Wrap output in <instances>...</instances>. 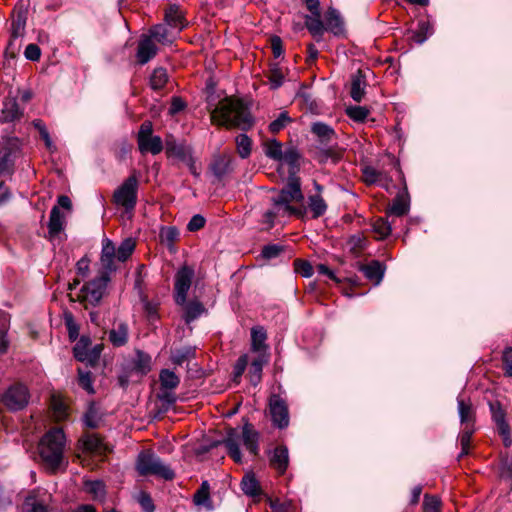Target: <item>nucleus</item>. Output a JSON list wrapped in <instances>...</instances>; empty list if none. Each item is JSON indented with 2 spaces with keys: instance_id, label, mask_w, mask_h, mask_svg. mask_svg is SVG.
I'll use <instances>...</instances> for the list:
<instances>
[{
  "instance_id": "obj_25",
  "label": "nucleus",
  "mask_w": 512,
  "mask_h": 512,
  "mask_svg": "<svg viewBox=\"0 0 512 512\" xmlns=\"http://www.w3.org/2000/svg\"><path fill=\"white\" fill-rule=\"evenodd\" d=\"M359 269L364 273L365 277L374 282L375 285L380 284L385 272L384 266L379 261H372L367 265H360Z\"/></svg>"
},
{
  "instance_id": "obj_59",
  "label": "nucleus",
  "mask_w": 512,
  "mask_h": 512,
  "mask_svg": "<svg viewBox=\"0 0 512 512\" xmlns=\"http://www.w3.org/2000/svg\"><path fill=\"white\" fill-rule=\"evenodd\" d=\"M135 498L145 512H153L154 511V505H153L152 499L148 493H146L144 491H140L137 493Z\"/></svg>"
},
{
  "instance_id": "obj_13",
  "label": "nucleus",
  "mask_w": 512,
  "mask_h": 512,
  "mask_svg": "<svg viewBox=\"0 0 512 512\" xmlns=\"http://www.w3.org/2000/svg\"><path fill=\"white\" fill-rule=\"evenodd\" d=\"M490 410L492 413V418L496 423L499 434L503 437V442L506 447L510 446V429L509 425L505 420V411L499 402L490 403Z\"/></svg>"
},
{
  "instance_id": "obj_7",
  "label": "nucleus",
  "mask_w": 512,
  "mask_h": 512,
  "mask_svg": "<svg viewBox=\"0 0 512 512\" xmlns=\"http://www.w3.org/2000/svg\"><path fill=\"white\" fill-rule=\"evenodd\" d=\"M269 413L273 424L280 428H286L289 425V412L286 401L277 394L269 397Z\"/></svg>"
},
{
  "instance_id": "obj_45",
  "label": "nucleus",
  "mask_w": 512,
  "mask_h": 512,
  "mask_svg": "<svg viewBox=\"0 0 512 512\" xmlns=\"http://www.w3.org/2000/svg\"><path fill=\"white\" fill-rule=\"evenodd\" d=\"M264 149L266 156L269 158L277 161L282 160V145L276 139L268 140L264 145Z\"/></svg>"
},
{
  "instance_id": "obj_40",
  "label": "nucleus",
  "mask_w": 512,
  "mask_h": 512,
  "mask_svg": "<svg viewBox=\"0 0 512 512\" xmlns=\"http://www.w3.org/2000/svg\"><path fill=\"white\" fill-rule=\"evenodd\" d=\"M136 246V242L132 238H126L122 241L120 246L117 248V260L124 262L133 253Z\"/></svg>"
},
{
  "instance_id": "obj_60",
  "label": "nucleus",
  "mask_w": 512,
  "mask_h": 512,
  "mask_svg": "<svg viewBox=\"0 0 512 512\" xmlns=\"http://www.w3.org/2000/svg\"><path fill=\"white\" fill-rule=\"evenodd\" d=\"M79 385L88 393H94L91 373L89 371L84 372L82 370H79Z\"/></svg>"
},
{
  "instance_id": "obj_34",
  "label": "nucleus",
  "mask_w": 512,
  "mask_h": 512,
  "mask_svg": "<svg viewBox=\"0 0 512 512\" xmlns=\"http://www.w3.org/2000/svg\"><path fill=\"white\" fill-rule=\"evenodd\" d=\"M109 340L114 346L120 347L126 344L128 340V327L121 323L109 333Z\"/></svg>"
},
{
  "instance_id": "obj_63",
  "label": "nucleus",
  "mask_w": 512,
  "mask_h": 512,
  "mask_svg": "<svg viewBox=\"0 0 512 512\" xmlns=\"http://www.w3.org/2000/svg\"><path fill=\"white\" fill-rule=\"evenodd\" d=\"M295 270L303 277H310L313 274L312 265L308 261L296 260Z\"/></svg>"
},
{
  "instance_id": "obj_23",
  "label": "nucleus",
  "mask_w": 512,
  "mask_h": 512,
  "mask_svg": "<svg viewBox=\"0 0 512 512\" xmlns=\"http://www.w3.org/2000/svg\"><path fill=\"white\" fill-rule=\"evenodd\" d=\"M270 463L278 470L281 474H283L289 464V452L286 446H278L273 450V453L270 458Z\"/></svg>"
},
{
  "instance_id": "obj_46",
  "label": "nucleus",
  "mask_w": 512,
  "mask_h": 512,
  "mask_svg": "<svg viewBox=\"0 0 512 512\" xmlns=\"http://www.w3.org/2000/svg\"><path fill=\"white\" fill-rule=\"evenodd\" d=\"M195 350L192 347H184L178 350H175L172 353L171 359L173 363L177 365H182L184 362L194 358Z\"/></svg>"
},
{
  "instance_id": "obj_14",
  "label": "nucleus",
  "mask_w": 512,
  "mask_h": 512,
  "mask_svg": "<svg viewBox=\"0 0 512 512\" xmlns=\"http://www.w3.org/2000/svg\"><path fill=\"white\" fill-rule=\"evenodd\" d=\"M50 497L46 492H32L24 501L23 512H48Z\"/></svg>"
},
{
  "instance_id": "obj_39",
  "label": "nucleus",
  "mask_w": 512,
  "mask_h": 512,
  "mask_svg": "<svg viewBox=\"0 0 512 512\" xmlns=\"http://www.w3.org/2000/svg\"><path fill=\"white\" fill-rule=\"evenodd\" d=\"M409 211V202L404 194H399L388 210L389 214L403 216Z\"/></svg>"
},
{
  "instance_id": "obj_22",
  "label": "nucleus",
  "mask_w": 512,
  "mask_h": 512,
  "mask_svg": "<svg viewBox=\"0 0 512 512\" xmlns=\"http://www.w3.org/2000/svg\"><path fill=\"white\" fill-rule=\"evenodd\" d=\"M153 40L157 41L161 44H171L175 37L176 33L173 29L163 24H158L153 26L148 33Z\"/></svg>"
},
{
  "instance_id": "obj_33",
  "label": "nucleus",
  "mask_w": 512,
  "mask_h": 512,
  "mask_svg": "<svg viewBox=\"0 0 512 512\" xmlns=\"http://www.w3.org/2000/svg\"><path fill=\"white\" fill-rule=\"evenodd\" d=\"M311 130L322 143H329L335 138L334 130L322 122L314 123Z\"/></svg>"
},
{
  "instance_id": "obj_6",
  "label": "nucleus",
  "mask_w": 512,
  "mask_h": 512,
  "mask_svg": "<svg viewBox=\"0 0 512 512\" xmlns=\"http://www.w3.org/2000/svg\"><path fill=\"white\" fill-rule=\"evenodd\" d=\"M109 280L107 272L101 273V275L82 286L79 299L92 305L98 304L105 293Z\"/></svg>"
},
{
  "instance_id": "obj_1",
  "label": "nucleus",
  "mask_w": 512,
  "mask_h": 512,
  "mask_svg": "<svg viewBox=\"0 0 512 512\" xmlns=\"http://www.w3.org/2000/svg\"><path fill=\"white\" fill-rule=\"evenodd\" d=\"M211 119L214 123L227 128H240L247 130L253 125V118L248 108L241 100L225 98L211 112Z\"/></svg>"
},
{
  "instance_id": "obj_57",
  "label": "nucleus",
  "mask_w": 512,
  "mask_h": 512,
  "mask_svg": "<svg viewBox=\"0 0 512 512\" xmlns=\"http://www.w3.org/2000/svg\"><path fill=\"white\" fill-rule=\"evenodd\" d=\"M284 82V73L278 67H273L269 74V83L272 89L279 88Z\"/></svg>"
},
{
  "instance_id": "obj_20",
  "label": "nucleus",
  "mask_w": 512,
  "mask_h": 512,
  "mask_svg": "<svg viewBox=\"0 0 512 512\" xmlns=\"http://www.w3.org/2000/svg\"><path fill=\"white\" fill-rule=\"evenodd\" d=\"M267 339L266 331L261 326L251 329V351L255 354L269 353L268 346L265 343Z\"/></svg>"
},
{
  "instance_id": "obj_17",
  "label": "nucleus",
  "mask_w": 512,
  "mask_h": 512,
  "mask_svg": "<svg viewBox=\"0 0 512 512\" xmlns=\"http://www.w3.org/2000/svg\"><path fill=\"white\" fill-rule=\"evenodd\" d=\"M26 27V14L24 12H18L13 17L10 30V40L7 49L11 50L12 53L16 50L15 40L23 37Z\"/></svg>"
},
{
  "instance_id": "obj_9",
  "label": "nucleus",
  "mask_w": 512,
  "mask_h": 512,
  "mask_svg": "<svg viewBox=\"0 0 512 512\" xmlns=\"http://www.w3.org/2000/svg\"><path fill=\"white\" fill-rule=\"evenodd\" d=\"M194 270L188 266H183L175 276V301L179 305L186 302L187 293L190 289Z\"/></svg>"
},
{
  "instance_id": "obj_18",
  "label": "nucleus",
  "mask_w": 512,
  "mask_h": 512,
  "mask_svg": "<svg viewBox=\"0 0 512 512\" xmlns=\"http://www.w3.org/2000/svg\"><path fill=\"white\" fill-rule=\"evenodd\" d=\"M117 259V249L114 243L105 238L102 241V251H101V264L106 271H112L115 269L114 261Z\"/></svg>"
},
{
  "instance_id": "obj_37",
  "label": "nucleus",
  "mask_w": 512,
  "mask_h": 512,
  "mask_svg": "<svg viewBox=\"0 0 512 512\" xmlns=\"http://www.w3.org/2000/svg\"><path fill=\"white\" fill-rule=\"evenodd\" d=\"M159 381L163 389H176L180 383L179 377L168 369H163L160 372Z\"/></svg>"
},
{
  "instance_id": "obj_43",
  "label": "nucleus",
  "mask_w": 512,
  "mask_h": 512,
  "mask_svg": "<svg viewBox=\"0 0 512 512\" xmlns=\"http://www.w3.org/2000/svg\"><path fill=\"white\" fill-rule=\"evenodd\" d=\"M432 33L433 29L430 23L428 21H421L418 30L413 33L412 40L417 44H422Z\"/></svg>"
},
{
  "instance_id": "obj_5",
  "label": "nucleus",
  "mask_w": 512,
  "mask_h": 512,
  "mask_svg": "<svg viewBox=\"0 0 512 512\" xmlns=\"http://www.w3.org/2000/svg\"><path fill=\"white\" fill-rule=\"evenodd\" d=\"M138 179L132 175L119 186L113 195L115 204L122 206L126 211H132L137 202Z\"/></svg>"
},
{
  "instance_id": "obj_15",
  "label": "nucleus",
  "mask_w": 512,
  "mask_h": 512,
  "mask_svg": "<svg viewBox=\"0 0 512 512\" xmlns=\"http://www.w3.org/2000/svg\"><path fill=\"white\" fill-rule=\"evenodd\" d=\"M22 115L23 111L17 103L16 96L11 95L10 92L2 102L0 122H12L19 119Z\"/></svg>"
},
{
  "instance_id": "obj_16",
  "label": "nucleus",
  "mask_w": 512,
  "mask_h": 512,
  "mask_svg": "<svg viewBox=\"0 0 512 512\" xmlns=\"http://www.w3.org/2000/svg\"><path fill=\"white\" fill-rule=\"evenodd\" d=\"M158 52V48L154 43V40L149 34H144L141 36L138 49H137V59L140 64H146L153 57L156 56Z\"/></svg>"
},
{
  "instance_id": "obj_28",
  "label": "nucleus",
  "mask_w": 512,
  "mask_h": 512,
  "mask_svg": "<svg viewBox=\"0 0 512 512\" xmlns=\"http://www.w3.org/2000/svg\"><path fill=\"white\" fill-rule=\"evenodd\" d=\"M271 201H272V203H276L278 205L279 214L281 217H288L291 215H296V216L302 218L306 214V209L295 208L290 205L291 204L290 202L282 200L277 196H273L271 198Z\"/></svg>"
},
{
  "instance_id": "obj_29",
  "label": "nucleus",
  "mask_w": 512,
  "mask_h": 512,
  "mask_svg": "<svg viewBox=\"0 0 512 512\" xmlns=\"http://www.w3.org/2000/svg\"><path fill=\"white\" fill-rule=\"evenodd\" d=\"M271 201H272V203H276L278 205L279 214L281 217H288L291 215H296V216L302 218L306 214V209L295 208L290 205L291 204L290 202L282 200L277 196H273L271 198Z\"/></svg>"
},
{
  "instance_id": "obj_49",
  "label": "nucleus",
  "mask_w": 512,
  "mask_h": 512,
  "mask_svg": "<svg viewBox=\"0 0 512 512\" xmlns=\"http://www.w3.org/2000/svg\"><path fill=\"white\" fill-rule=\"evenodd\" d=\"M204 312V307L200 302H190L185 307V321L190 323Z\"/></svg>"
},
{
  "instance_id": "obj_58",
  "label": "nucleus",
  "mask_w": 512,
  "mask_h": 512,
  "mask_svg": "<svg viewBox=\"0 0 512 512\" xmlns=\"http://www.w3.org/2000/svg\"><path fill=\"white\" fill-rule=\"evenodd\" d=\"M473 434V429L471 426H466L464 431L460 435V443L462 446V451L459 455V457H463L468 454V448L471 441V437Z\"/></svg>"
},
{
  "instance_id": "obj_55",
  "label": "nucleus",
  "mask_w": 512,
  "mask_h": 512,
  "mask_svg": "<svg viewBox=\"0 0 512 512\" xmlns=\"http://www.w3.org/2000/svg\"><path fill=\"white\" fill-rule=\"evenodd\" d=\"M346 113L351 119L361 122L366 119L369 111L362 106H351L346 109Z\"/></svg>"
},
{
  "instance_id": "obj_31",
  "label": "nucleus",
  "mask_w": 512,
  "mask_h": 512,
  "mask_svg": "<svg viewBox=\"0 0 512 512\" xmlns=\"http://www.w3.org/2000/svg\"><path fill=\"white\" fill-rule=\"evenodd\" d=\"M308 209L312 213V218H319L325 214L327 204L320 194L310 195L308 197Z\"/></svg>"
},
{
  "instance_id": "obj_52",
  "label": "nucleus",
  "mask_w": 512,
  "mask_h": 512,
  "mask_svg": "<svg viewBox=\"0 0 512 512\" xmlns=\"http://www.w3.org/2000/svg\"><path fill=\"white\" fill-rule=\"evenodd\" d=\"M237 150L241 158H247L251 152V140L245 135L241 134L236 139Z\"/></svg>"
},
{
  "instance_id": "obj_54",
  "label": "nucleus",
  "mask_w": 512,
  "mask_h": 512,
  "mask_svg": "<svg viewBox=\"0 0 512 512\" xmlns=\"http://www.w3.org/2000/svg\"><path fill=\"white\" fill-rule=\"evenodd\" d=\"M85 489L95 499H101L105 493L104 484L101 481H88L85 483Z\"/></svg>"
},
{
  "instance_id": "obj_11",
  "label": "nucleus",
  "mask_w": 512,
  "mask_h": 512,
  "mask_svg": "<svg viewBox=\"0 0 512 512\" xmlns=\"http://www.w3.org/2000/svg\"><path fill=\"white\" fill-rule=\"evenodd\" d=\"M165 151L169 158H176L181 162L190 160L193 154L192 148L185 141H177L172 134L165 137Z\"/></svg>"
},
{
  "instance_id": "obj_4",
  "label": "nucleus",
  "mask_w": 512,
  "mask_h": 512,
  "mask_svg": "<svg viewBox=\"0 0 512 512\" xmlns=\"http://www.w3.org/2000/svg\"><path fill=\"white\" fill-rule=\"evenodd\" d=\"M136 468L143 476L154 475L165 480H172L175 476L173 470L151 451H143L138 455Z\"/></svg>"
},
{
  "instance_id": "obj_2",
  "label": "nucleus",
  "mask_w": 512,
  "mask_h": 512,
  "mask_svg": "<svg viewBox=\"0 0 512 512\" xmlns=\"http://www.w3.org/2000/svg\"><path fill=\"white\" fill-rule=\"evenodd\" d=\"M259 433L254 429L253 425L246 422L241 429L229 428L223 443L227 449L228 455L236 462H243V455L240 446L244 448L253 456L258 454L259 450Z\"/></svg>"
},
{
  "instance_id": "obj_24",
  "label": "nucleus",
  "mask_w": 512,
  "mask_h": 512,
  "mask_svg": "<svg viewBox=\"0 0 512 512\" xmlns=\"http://www.w3.org/2000/svg\"><path fill=\"white\" fill-rule=\"evenodd\" d=\"M366 77L362 70L352 75L350 95L356 102H360L365 94Z\"/></svg>"
},
{
  "instance_id": "obj_41",
  "label": "nucleus",
  "mask_w": 512,
  "mask_h": 512,
  "mask_svg": "<svg viewBox=\"0 0 512 512\" xmlns=\"http://www.w3.org/2000/svg\"><path fill=\"white\" fill-rule=\"evenodd\" d=\"M292 118L289 116L287 111H282L279 113L277 118L273 120L269 124V131L273 134H276L283 130L288 124L292 122Z\"/></svg>"
},
{
  "instance_id": "obj_21",
  "label": "nucleus",
  "mask_w": 512,
  "mask_h": 512,
  "mask_svg": "<svg viewBox=\"0 0 512 512\" xmlns=\"http://www.w3.org/2000/svg\"><path fill=\"white\" fill-rule=\"evenodd\" d=\"M269 361V353H260L251 361L249 378L253 385H257L261 380L262 369L265 364Z\"/></svg>"
},
{
  "instance_id": "obj_64",
  "label": "nucleus",
  "mask_w": 512,
  "mask_h": 512,
  "mask_svg": "<svg viewBox=\"0 0 512 512\" xmlns=\"http://www.w3.org/2000/svg\"><path fill=\"white\" fill-rule=\"evenodd\" d=\"M503 365L505 373L508 376H512V348L505 350L503 354Z\"/></svg>"
},
{
  "instance_id": "obj_3",
  "label": "nucleus",
  "mask_w": 512,
  "mask_h": 512,
  "mask_svg": "<svg viewBox=\"0 0 512 512\" xmlns=\"http://www.w3.org/2000/svg\"><path fill=\"white\" fill-rule=\"evenodd\" d=\"M65 435L60 428L49 430L40 440L39 455L47 468L55 470L64 459Z\"/></svg>"
},
{
  "instance_id": "obj_36",
  "label": "nucleus",
  "mask_w": 512,
  "mask_h": 512,
  "mask_svg": "<svg viewBox=\"0 0 512 512\" xmlns=\"http://www.w3.org/2000/svg\"><path fill=\"white\" fill-rule=\"evenodd\" d=\"M305 25L311 34L314 36L322 35L325 27L321 21V14H311L305 17Z\"/></svg>"
},
{
  "instance_id": "obj_61",
  "label": "nucleus",
  "mask_w": 512,
  "mask_h": 512,
  "mask_svg": "<svg viewBox=\"0 0 512 512\" xmlns=\"http://www.w3.org/2000/svg\"><path fill=\"white\" fill-rule=\"evenodd\" d=\"M283 251V247L278 244H270L262 249V256L266 259H273L280 255Z\"/></svg>"
},
{
  "instance_id": "obj_51",
  "label": "nucleus",
  "mask_w": 512,
  "mask_h": 512,
  "mask_svg": "<svg viewBox=\"0 0 512 512\" xmlns=\"http://www.w3.org/2000/svg\"><path fill=\"white\" fill-rule=\"evenodd\" d=\"M373 231L378 235L379 239H384L392 231L391 224L384 218H379L373 224Z\"/></svg>"
},
{
  "instance_id": "obj_30",
  "label": "nucleus",
  "mask_w": 512,
  "mask_h": 512,
  "mask_svg": "<svg viewBox=\"0 0 512 512\" xmlns=\"http://www.w3.org/2000/svg\"><path fill=\"white\" fill-rule=\"evenodd\" d=\"M326 29L331 31L335 35H339L343 32V21L339 12L330 8L325 16Z\"/></svg>"
},
{
  "instance_id": "obj_56",
  "label": "nucleus",
  "mask_w": 512,
  "mask_h": 512,
  "mask_svg": "<svg viewBox=\"0 0 512 512\" xmlns=\"http://www.w3.org/2000/svg\"><path fill=\"white\" fill-rule=\"evenodd\" d=\"M441 501L436 496L426 494L423 501L424 512H440Z\"/></svg>"
},
{
  "instance_id": "obj_32",
  "label": "nucleus",
  "mask_w": 512,
  "mask_h": 512,
  "mask_svg": "<svg viewBox=\"0 0 512 512\" xmlns=\"http://www.w3.org/2000/svg\"><path fill=\"white\" fill-rule=\"evenodd\" d=\"M210 170L218 179H221L231 171L230 159L226 156L215 157L210 164Z\"/></svg>"
},
{
  "instance_id": "obj_10",
  "label": "nucleus",
  "mask_w": 512,
  "mask_h": 512,
  "mask_svg": "<svg viewBox=\"0 0 512 512\" xmlns=\"http://www.w3.org/2000/svg\"><path fill=\"white\" fill-rule=\"evenodd\" d=\"M59 207L66 210H71L72 203L69 197L61 195L58 197V205L54 206L50 213V219L48 223L49 234L51 236L58 235L64 227L65 216L60 212Z\"/></svg>"
},
{
  "instance_id": "obj_26",
  "label": "nucleus",
  "mask_w": 512,
  "mask_h": 512,
  "mask_svg": "<svg viewBox=\"0 0 512 512\" xmlns=\"http://www.w3.org/2000/svg\"><path fill=\"white\" fill-rule=\"evenodd\" d=\"M83 450L95 455H102L109 451V448L96 435H87L82 439Z\"/></svg>"
},
{
  "instance_id": "obj_38",
  "label": "nucleus",
  "mask_w": 512,
  "mask_h": 512,
  "mask_svg": "<svg viewBox=\"0 0 512 512\" xmlns=\"http://www.w3.org/2000/svg\"><path fill=\"white\" fill-rule=\"evenodd\" d=\"M160 240L165 244L171 251L174 250V243L179 237V231L175 227H163L160 231Z\"/></svg>"
},
{
  "instance_id": "obj_44",
  "label": "nucleus",
  "mask_w": 512,
  "mask_h": 512,
  "mask_svg": "<svg viewBox=\"0 0 512 512\" xmlns=\"http://www.w3.org/2000/svg\"><path fill=\"white\" fill-rule=\"evenodd\" d=\"M242 490L246 495L256 496L260 492L259 483L253 475H245L241 481Z\"/></svg>"
},
{
  "instance_id": "obj_12",
  "label": "nucleus",
  "mask_w": 512,
  "mask_h": 512,
  "mask_svg": "<svg viewBox=\"0 0 512 512\" xmlns=\"http://www.w3.org/2000/svg\"><path fill=\"white\" fill-rule=\"evenodd\" d=\"M276 196L290 203L303 201L304 195L301 190L300 178L290 175L287 185Z\"/></svg>"
},
{
  "instance_id": "obj_19",
  "label": "nucleus",
  "mask_w": 512,
  "mask_h": 512,
  "mask_svg": "<svg viewBox=\"0 0 512 512\" xmlns=\"http://www.w3.org/2000/svg\"><path fill=\"white\" fill-rule=\"evenodd\" d=\"M165 21L168 27L177 33L186 27L187 22L184 19L183 12L177 5H171L165 13Z\"/></svg>"
},
{
  "instance_id": "obj_47",
  "label": "nucleus",
  "mask_w": 512,
  "mask_h": 512,
  "mask_svg": "<svg viewBox=\"0 0 512 512\" xmlns=\"http://www.w3.org/2000/svg\"><path fill=\"white\" fill-rule=\"evenodd\" d=\"M134 368L141 374H146L151 369V357L141 351L136 353Z\"/></svg>"
},
{
  "instance_id": "obj_48",
  "label": "nucleus",
  "mask_w": 512,
  "mask_h": 512,
  "mask_svg": "<svg viewBox=\"0 0 512 512\" xmlns=\"http://www.w3.org/2000/svg\"><path fill=\"white\" fill-rule=\"evenodd\" d=\"M167 72L163 68H156L150 78V85L154 90L161 89L167 82Z\"/></svg>"
},
{
  "instance_id": "obj_27",
  "label": "nucleus",
  "mask_w": 512,
  "mask_h": 512,
  "mask_svg": "<svg viewBox=\"0 0 512 512\" xmlns=\"http://www.w3.org/2000/svg\"><path fill=\"white\" fill-rule=\"evenodd\" d=\"M138 147L142 153L150 152L156 155L163 150V141L159 136L146 137L138 141Z\"/></svg>"
},
{
  "instance_id": "obj_50",
  "label": "nucleus",
  "mask_w": 512,
  "mask_h": 512,
  "mask_svg": "<svg viewBox=\"0 0 512 512\" xmlns=\"http://www.w3.org/2000/svg\"><path fill=\"white\" fill-rule=\"evenodd\" d=\"M299 154L294 148L287 149L282 154V160L285 161L290 167V175H296L298 169Z\"/></svg>"
},
{
  "instance_id": "obj_62",
  "label": "nucleus",
  "mask_w": 512,
  "mask_h": 512,
  "mask_svg": "<svg viewBox=\"0 0 512 512\" xmlns=\"http://www.w3.org/2000/svg\"><path fill=\"white\" fill-rule=\"evenodd\" d=\"M348 246L351 252L357 254L365 246V239L361 235H354L348 241Z\"/></svg>"
},
{
  "instance_id": "obj_53",
  "label": "nucleus",
  "mask_w": 512,
  "mask_h": 512,
  "mask_svg": "<svg viewBox=\"0 0 512 512\" xmlns=\"http://www.w3.org/2000/svg\"><path fill=\"white\" fill-rule=\"evenodd\" d=\"M100 420H101V417H100L98 409L94 405L89 406V408L84 416V422H85L86 426H88L90 428H96V427H98Z\"/></svg>"
},
{
  "instance_id": "obj_42",
  "label": "nucleus",
  "mask_w": 512,
  "mask_h": 512,
  "mask_svg": "<svg viewBox=\"0 0 512 512\" xmlns=\"http://www.w3.org/2000/svg\"><path fill=\"white\" fill-rule=\"evenodd\" d=\"M90 346L91 341L89 337L82 336L73 349L75 358L81 362L86 361L88 358L87 352L89 351Z\"/></svg>"
},
{
  "instance_id": "obj_8",
  "label": "nucleus",
  "mask_w": 512,
  "mask_h": 512,
  "mask_svg": "<svg viewBox=\"0 0 512 512\" xmlns=\"http://www.w3.org/2000/svg\"><path fill=\"white\" fill-rule=\"evenodd\" d=\"M28 400V390L22 384L11 386L2 397L4 405L13 411L23 409L28 404Z\"/></svg>"
},
{
  "instance_id": "obj_35",
  "label": "nucleus",
  "mask_w": 512,
  "mask_h": 512,
  "mask_svg": "<svg viewBox=\"0 0 512 512\" xmlns=\"http://www.w3.org/2000/svg\"><path fill=\"white\" fill-rule=\"evenodd\" d=\"M457 403L461 423L470 426L474 419L472 405L466 402L462 397H458Z\"/></svg>"
}]
</instances>
